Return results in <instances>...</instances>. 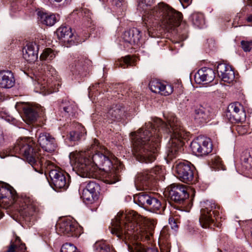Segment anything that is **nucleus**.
Returning a JSON list of instances; mask_svg holds the SVG:
<instances>
[{
  "instance_id": "f257e3e1",
  "label": "nucleus",
  "mask_w": 252,
  "mask_h": 252,
  "mask_svg": "<svg viewBox=\"0 0 252 252\" xmlns=\"http://www.w3.org/2000/svg\"><path fill=\"white\" fill-rule=\"evenodd\" d=\"M167 121L166 124L156 118L153 124L146 123L143 127L131 133L133 155L139 161L150 163L156 159L160 149L161 131L171 133L167 145L168 158H174L181 152L182 141L188 138L189 134L176 117L171 116Z\"/></svg>"
},
{
  "instance_id": "f03ea898",
  "label": "nucleus",
  "mask_w": 252,
  "mask_h": 252,
  "mask_svg": "<svg viewBox=\"0 0 252 252\" xmlns=\"http://www.w3.org/2000/svg\"><path fill=\"white\" fill-rule=\"evenodd\" d=\"M156 223L133 211L120 212L112 220L111 232L121 239L133 236L142 241H149L153 237Z\"/></svg>"
},
{
  "instance_id": "7ed1b4c3",
  "label": "nucleus",
  "mask_w": 252,
  "mask_h": 252,
  "mask_svg": "<svg viewBox=\"0 0 252 252\" xmlns=\"http://www.w3.org/2000/svg\"><path fill=\"white\" fill-rule=\"evenodd\" d=\"M154 0H138V7L149 14L148 18H159L160 27L167 32H171L178 27L182 20V14L163 3H159L153 9L148 11Z\"/></svg>"
},
{
  "instance_id": "20e7f679",
  "label": "nucleus",
  "mask_w": 252,
  "mask_h": 252,
  "mask_svg": "<svg viewBox=\"0 0 252 252\" xmlns=\"http://www.w3.org/2000/svg\"><path fill=\"white\" fill-rule=\"evenodd\" d=\"M0 203L10 206L16 201L19 205V212L23 217L34 215L39 211V205L37 202L27 196L17 197L15 189L8 184L0 182Z\"/></svg>"
},
{
  "instance_id": "39448f33",
  "label": "nucleus",
  "mask_w": 252,
  "mask_h": 252,
  "mask_svg": "<svg viewBox=\"0 0 252 252\" xmlns=\"http://www.w3.org/2000/svg\"><path fill=\"white\" fill-rule=\"evenodd\" d=\"M39 148L30 137L18 139L13 149V153L23 156L33 169L39 172L41 167L47 168L52 163L41 157Z\"/></svg>"
},
{
  "instance_id": "423d86ee",
  "label": "nucleus",
  "mask_w": 252,
  "mask_h": 252,
  "mask_svg": "<svg viewBox=\"0 0 252 252\" xmlns=\"http://www.w3.org/2000/svg\"><path fill=\"white\" fill-rule=\"evenodd\" d=\"M91 149L84 151H75L70 154V161L83 177L94 178L95 168L91 160Z\"/></svg>"
},
{
  "instance_id": "0eeeda50",
  "label": "nucleus",
  "mask_w": 252,
  "mask_h": 252,
  "mask_svg": "<svg viewBox=\"0 0 252 252\" xmlns=\"http://www.w3.org/2000/svg\"><path fill=\"white\" fill-rule=\"evenodd\" d=\"M98 141L97 140H94V143L92 145L91 152L92 154L91 155V160L92 162V166H94L95 168V172L97 168L105 171H109L112 168L113 164L110 159L109 152L106 151L104 154L103 150L102 149L101 152H98L94 154V152L97 151L98 147Z\"/></svg>"
},
{
  "instance_id": "6e6552de",
  "label": "nucleus",
  "mask_w": 252,
  "mask_h": 252,
  "mask_svg": "<svg viewBox=\"0 0 252 252\" xmlns=\"http://www.w3.org/2000/svg\"><path fill=\"white\" fill-rule=\"evenodd\" d=\"M220 207L212 201H206L202 204L199 222L203 228L214 226V220L220 214Z\"/></svg>"
},
{
  "instance_id": "1a4fd4ad",
  "label": "nucleus",
  "mask_w": 252,
  "mask_h": 252,
  "mask_svg": "<svg viewBox=\"0 0 252 252\" xmlns=\"http://www.w3.org/2000/svg\"><path fill=\"white\" fill-rule=\"evenodd\" d=\"M177 177L182 182L189 184L193 179V167L190 162L184 161L177 162L175 166Z\"/></svg>"
},
{
  "instance_id": "9d476101",
  "label": "nucleus",
  "mask_w": 252,
  "mask_h": 252,
  "mask_svg": "<svg viewBox=\"0 0 252 252\" xmlns=\"http://www.w3.org/2000/svg\"><path fill=\"white\" fill-rule=\"evenodd\" d=\"M192 152L196 156H203L210 153L212 150V144L208 138H198L190 144Z\"/></svg>"
},
{
  "instance_id": "9b49d317",
  "label": "nucleus",
  "mask_w": 252,
  "mask_h": 252,
  "mask_svg": "<svg viewBox=\"0 0 252 252\" xmlns=\"http://www.w3.org/2000/svg\"><path fill=\"white\" fill-rule=\"evenodd\" d=\"M226 115L231 123H242L246 119L244 107L238 102L232 103L228 105Z\"/></svg>"
},
{
  "instance_id": "f8f14e48",
  "label": "nucleus",
  "mask_w": 252,
  "mask_h": 252,
  "mask_svg": "<svg viewBox=\"0 0 252 252\" xmlns=\"http://www.w3.org/2000/svg\"><path fill=\"white\" fill-rule=\"evenodd\" d=\"M171 200L181 204L189 197L186 186L180 184H172L167 188Z\"/></svg>"
},
{
  "instance_id": "ddd939ff",
  "label": "nucleus",
  "mask_w": 252,
  "mask_h": 252,
  "mask_svg": "<svg viewBox=\"0 0 252 252\" xmlns=\"http://www.w3.org/2000/svg\"><path fill=\"white\" fill-rule=\"evenodd\" d=\"M49 176L52 183L56 189H66L69 185V180L66 179V176L68 174L60 169H51Z\"/></svg>"
},
{
  "instance_id": "4468645a",
  "label": "nucleus",
  "mask_w": 252,
  "mask_h": 252,
  "mask_svg": "<svg viewBox=\"0 0 252 252\" xmlns=\"http://www.w3.org/2000/svg\"><path fill=\"white\" fill-rule=\"evenodd\" d=\"M161 168L159 166H156L152 169L150 171L148 170L139 173L137 174L135 180V184L137 188L140 189H144L149 185L150 181L154 177V174H159Z\"/></svg>"
},
{
  "instance_id": "2eb2a0df",
  "label": "nucleus",
  "mask_w": 252,
  "mask_h": 252,
  "mask_svg": "<svg viewBox=\"0 0 252 252\" xmlns=\"http://www.w3.org/2000/svg\"><path fill=\"white\" fill-rule=\"evenodd\" d=\"M38 142L45 151L49 153L55 151L57 147L55 139L47 132H42L39 134Z\"/></svg>"
},
{
  "instance_id": "dca6fc26",
  "label": "nucleus",
  "mask_w": 252,
  "mask_h": 252,
  "mask_svg": "<svg viewBox=\"0 0 252 252\" xmlns=\"http://www.w3.org/2000/svg\"><path fill=\"white\" fill-rule=\"evenodd\" d=\"M149 88L152 92L167 96L173 92V87L169 84L162 83L157 80H153L149 83Z\"/></svg>"
},
{
  "instance_id": "f3484780",
  "label": "nucleus",
  "mask_w": 252,
  "mask_h": 252,
  "mask_svg": "<svg viewBox=\"0 0 252 252\" xmlns=\"http://www.w3.org/2000/svg\"><path fill=\"white\" fill-rule=\"evenodd\" d=\"M77 225L72 220L64 219L56 224V230L59 234L67 235L68 236H73Z\"/></svg>"
},
{
  "instance_id": "a211bd4d",
  "label": "nucleus",
  "mask_w": 252,
  "mask_h": 252,
  "mask_svg": "<svg viewBox=\"0 0 252 252\" xmlns=\"http://www.w3.org/2000/svg\"><path fill=\"white\" fill-rule=\"evenodd\" d=\"M217 71L219 76L223 81L230 83L234 80V72L230 65L224 63H219L217 66Z\"/></svg>"
},
{
  "instance_id": "6ab92c4d",
  "label": "nucleus",
  "mask_w": 252,
  "mask_h": 252,
  "mask_svg": "<svg viewBox=\"0 0 252 252\" xmlns=\"http://www.w3.org/2000/svg\"><path fill=\"white\" fill-rule=\"evenodd\" d=\"M126 116V110L121 104H114L106 113V117L110 123L118 121Z\"/></svg>"
},
{
  "instance_id": "aec40b11",
  "label": "nucleus",
  "mask_w": 252,
  "mask_h": 252,
  "mask_svg": "<svg viewBox=\"0 0 252 252\" xmlns=\"http://www.w3.org/2000/svg\"><path fill=\"white\" fill-rule=\"evenodd\" d=\"M38 45L35 42L28 43L23 49L24 58L30 63L34 62L38 58Z\"/></svg>"
},
{
  "instance_id": "412c9836",
  "label": "nucleus",
  "mask_w": 252,
  "mask_h": 252,
  "mask_svg": "<svg viewBox=\"0 0 252 252\" xmlns=\"http://www.w3.org/2000/svg\"><path fill=\"white\" fill-rule=\"evenodd\" d=\"M215 77L214 71L210 68L202 67L199 69L195 75V79L198 83L205 82L208 83L212 82Z\"/></svg>"
},
{
  "instance_id": "4be33fe9",
  "label": "nucleus",
  "mask_w": 252,
  "mask_h": 252,
  "mask_svg": "<svg viewBox=\"0 0 252 252\" xmlns=\"http://www.w3.org/2000/svg\"><path fill=\"white\" fill-rule=\"evenodd\" d=\"M15 80L13 73L8 70H0V88L10 89L13 87Z\"/></svg>"
},
{
  "instance_id": "5701e85b",
  "label": "nucleus",
  "mask_w": 252,
  "mask_h": 252,
  "mask_svg": "<svg viewBox=\"0 0 252 252\" xmlns=\"http://www.w3.org/2000/svg\"><path fill=\"white\" fill-rule=\"evenodd\" d=\"M141 37L140 31L136 28H132L124 32L123 39L130 45H135L139 43Z\"/></svg>"
},
{
  "instance_id": "b1692460",
  "label": "nucleus",
  "mask_w": 252,
  "mask_h": 252,
  "mask_svg": "<svg viewBox=\"0 0 252 252\" xmlns=\"http://www.w3.org/2000/svg\"><path fill=\"white\" fill-rule=\"evenodd\" d=\"M54 77H53V79L52 78H50L49 77L47 79L46 78H43L42 80L38 79L37 83L38 85H40L41 90L46 92V94H50L58 91V88L56 87L57 83L54 82Z\"/></svg>"
},
{
  "instance_id": "393cba45",
  "label": "nucleus",
  "mask_w": 252,
  "mask_h": 252,
  "mask_svg": "<svg viewBox=\"0 0 252 252\" xmlns=\"http://www.w3.org/2000/svg\"><path fill=\"white\" fill-rule=\"evenodd\" d=\"M25 116V121L27 123L34 122L38 117L39 109L32 106H25L23 108Z\"/></svg>"
},
{
  "instance_id": "a878e982",
  "label": "nucleus",
  "mask_w": 252,
  "mask_h": 252,
  "mask_svg": "<svg viewBox=\"0 0 252 252\" xmlns=\"http://www.w3.org/2000/svg\"><path fill=\"white\" fill-rule=\"evenodd\" d=\"M210 114L209 108L200 105L195 109L194 119L199 123H203L209 120Z\"/></svg>"
},
{
  "instance_id": "bb28decb",
  "label": "nucleus",
  "mask_w": 252,
  "mask_h": 252,
  "mask_svg": "<svg viewBox=\"0 0 252 252\" xmlns=\"http://www.w3.org/2000/svg\"><path fill=\"white\" fill-rule=\"evenodd\" d=\"M58 37L64 42L69 43L71 41V38L73 36L71 29L70 27L62 26L56 31Z\"/></svg>"
},
{
  "instance_id": "cd10ccee",
  "label": "nucleus",
  "mask_w": 252,
  "mask_h": 252,
  "mask_svg": "<svg viewBox=\"0 0 252 252\" xmlns=\"http://www.w3.org/2000/svg\"><path fill=\"white\" fill-rule=\"evenodd\" d=\"M25 244L22 243L21 239L17 237L14 241H11L5 252H26Z\"/></svg>"
},
{
  "instance_id": "c85d7f7f",
  "label": "nucleus",
  "mask_w": 252,
  "mask_h": 252,
  "mask_svg": "<svg viewBox=\"0 0 252 252\" xmlns=\"http://www.w3.org/2000/svg\"><path fill=\"white\" fill-rule=\"evenodd\" d=\"M39 20L40 22L47 26H52L57 22L55 14H49L46 13L39 11L38 12Z\"/></svg>"
},
{
  "instance_id": "c756f323",
  "label": "nucleus",
  "mask_w": 252,
  "mask_h": 252,
  "mask_svg": "<svg viewBox=\"0 0 252 252\" xmlns=\"http://www.w3.org/2000/svg\"><path fill=\"white\" fill-rule=\"evenodd\" d=\"M153 196L154 194L151 192L139 193L137 195L138 205L143 208H148Z\"/></svg>"
},
{
  "instance_id": "7c9ffc66",
  "label": "nucleus",
  "mask_w": 252,
  "mask_h": 252,
  "mask_svg": "<svg viewBox=\"0 0 252 252\" xmlns=\"http://www.w3.org/2000/svg\"><path fill=\"white\" fill-rule=\"evenodd\" d=\"M148 208L153 212H157L158 211L160 213L161 211L164 210V206L162 205L160 201L154 195Z\"/></svg>"
},
{
  "instance_id": "2f4dec72",
  "label": "nucleus",
  "mask_w": 252,
  "mask_h": 252,
  "mask_svg": "<svg viewBox=\"0 0 252 252\" xmlns=\"http://www.w3.org/2000/svg\"><path fill=\"white\" fill-rule=\"evenodd\" d=\"M241 160L243 165L248 169H252V150H247L243 153Z\"/></svg>"
},
{
  "instance_id": "473e14b6",
  "label": "nucleus",
  "mask_w": 252,
  "mask_h": 252,
  "mask_svg": "<svg viewBox=\"0 0 252 252\" xmlns=\"http://www.w3.org/2000/svg\"><path fill=\"white\" fill-rule=\"evenodd\" d=\"M84 127L81 126H78L77 130L72 131L69 133V139L72 141H77L79 140L86 133Z\"/></svg>"
},
{
  "instance_id": "72a5a7b5",
  "label": "nucleus",
  "mask_w": 252,
  "mask_h": 252,
  "mask_svg": "<svg viewBox=\"0 0 252 252\" xmlns=\"http://www.w3.org/2000/svg\"><path fill=\"white\" fill-rule=\"evenodd\" d=\"M81 198L83 200L84 202L88 204H93L98 199V197L84 189L82 190Z\"/></svg>"
},
{
  "instance_id": "f704fd0d",
  "label": "nucleus",
  "mask_w": 252,
  "mask_h": 252,
  "mask_svg": "<svg viewBox=\"0 0 252 252\" xmlns=\"http://www.w3.org/2000/svg\"><path fill=\"white\" fill-rule=\"evenodd\" d=\"M99 189V186L98 184L94 181H90L88 182L86 188L84 189L98 197Z\"/></svg>"
},
{
  "instance_id": "c9c22d12",
  "label": "nucleus",
  "mask_w": 252,
  "mask_h": 252,
  "mask_svg": "<svg viewBox=\"0 0 252 252\" xmlns=\"http://www.w3.org/2000/svg\"><path fill=\"white\" fill-rule=\"evenodd\" d=\"M95 247L96 252H116L112 247L103 243H96Z\"/></svg>"
},
{
  "instance_id": "e433bc0d",
  "label": "nucleus",
  "mask_w": 252,
  "mask_h": 252,
  "mask_svg": "<svg viewBox=\"0 0 252 252\" xmlns=\"http://www.w3.org/2000/svg\"><path fill=\"white\" fill-rule=\"evenodd\" d=\"M191 19L193 25L198 27H201L204 24L203 16L201 14L197 13L192 14Z\"/></svg>"
},
{
  "instance_id": "4c0bfd02",
  "label": "nucleus",
  "mask_w": 252,
  "mask_h": 252,
  "mask_svg": "<svg viewBox=\"0 0 252 252\" xmlns=\"http://www.w3.org/2000/svg\"><path fill=\"white\" fill-rule=\"evenodd\" d=\"M210 165L212 168L215 169H222V164L221 158L218 156H214L212 158L210 161Z\"/></svg>"
},
{
  "instance_id": "58836bf2",
  "label": "nucleus",
  "mask_w": 252,
  "mask_h": 252,
  "mask_svg": "<svg viewBox=\"0 0 252 252\" xmlns=\"http://www.w3.org/2000/svg\"><path fill=\"white\" fill-rule=\"evenodd\" d=\"M133 59L130 56L128 55L121 59L120 66L123 68H126L128 66L133 65Z\"/></svg>"
},
{
  "instance_id": "ea45409f",
  "label": "nucleus",
  "mask_w": 252,
  "mask_h": 252,
  "mask_svg": "<svg viewBox=\"0 0 252 252\" xmlns=\"http://www.w3.org/2000/svg\"><path fill=\"white\" fill-rule=\"evenodd\" d=\"M55 57V54L50 48L46 49L40 56L42 60L51 61Z\"/></svg>"
},
{
  "instance_id": "a19ab883",
  "label": "nucleus",
  "mask_w": 252,
  "mask_h": 252,
  "mask_svg": "<svg viewBox=\"0 0 252 252\" xmlns=\"http://www.w3.org/2000/svg\"><path fill=\"white\" fill-rule=\"evenodd\" d=\"M61 252H78L75 246L70 243H66L63 245Z\"/></svg>"
},
{
  "instance_id": "79ce46f5",
  "label": "nucleus",
  "mask_w": 252,
  "mask_h": 252,
  "mask_svg": "<svg viewBox=\"0 0 252 252\" xmlns=\"http://www.w3.org/2000/svg\"><path fill=\"white\" fill-rule=\"evenodd\" d=\"M64 111L69 115L73 114L75 110V106L73 103H68L66 106L63 107Z\"/></svg>"
},
{
  "instance_id": "37998d69",
  "label": "nucleus",
  "mask_w": 252,
  "mask_h": 252,
  "mask_svg": "<svg viewBox=\"0 0 252 252\" xmlns=\"http://www.w3.org/2000/svg\"><path fill=\"white\" fill-rule=\"evenodd\" d=\"M241 44L242 48L245 52H249L252 49V41L243 40Z\"/></svg>"
},
{
  "instance_id": "c03bdc74",
  "label": "nucleus",
  "mask_w": 252,
  "mask_h": 252,
  "mask_svg": "<svg viewBox=\"0 0 252 252\" xmlns=\"http://www.w3.org/2000/svg\"><path fill=\"white\" fill-rule=\"evenodd\" d=\"M136 252H158V250L154 248H148L140 245L136 248Z\"/></svg>"
},
{
  "instance_id": "a18cd8bd",
  "label": "nucleus",
  "mask_w": 252,
  "mask_h": 252,
  "mask_svg": "<svg viewBox=\"0 0 252 252\" xmlns=\"http://www.w3.org/2000/svg\"><path fill=\"white\" fill-rule=\"evenodd\" d=\"M248 126L247 125L238 126L237 130L240 134H244L247 132Z\"/></svg>"
},
{
  "instance_id": "49530a36",
  "label": "nucleus",
  "mask_w": 252,
  "mask_h": 252,
  "mask_svg": "<svg viewBox=\"0 0 252 252\" xmlns=\"http://www.w3.org/2000/svg\"><path fill=\"white\" fill-rule=\"evenodd\" d=\"M168 221H169V223L171 227V228L172 229L176 230L178 228V225L176 224V222H175L174 218H169Z\"/></svg>"
},
{
  "instance_id": "de8ad7c7",
  "label": "nucleus",
  "mask_w": 252,
  "mask_h": 252,
  "mask_svg": "<svg viewBox=\"0 0 252 252\" xmlns=\"http://www.w3.org/2000/svg\"><path fill=\"white\" fill-rule=\"evenodd\" d=\"M113 5L118 7H120L123 5L124 0H110Z\"/></svg>"
},
{
  "instance_id": "09e8293b",
  "label": "nucleus",
  "mask_w": 252,
  "mask_h": 252,
  "mask_svg": "<svg viewBox=\"0 0 252 252\" xmlns=\"http://www.w3.org/2000/svg\"><path fill=\"white\" fill-rule=\"evenodd\" d=\"M10 155L12 156V153L10 154L9 151H6L5 152L4 151L3 152H0V157L1 158H4L5 157H6L7 156H10Z\"/></svg>"
},
{
  "instance_id": "8fccbe9b",
  "label": "nucleus",
  "mask_w": 252,
  "mask_h": 252,
  "mask_svg": "<svg viewBox=\"0 0 252 252\" xmlns=\"http://www.w3.org/2000/svg\"><path fill=\"white\" fill-rule=\"evenodd\" d=\"M4 143V138L2 132L0 130V146L2 145Z\"/></svg>"
},
{
  "instance_id": "3c124183",
  "label": "nucleus",
  "mask_w": 252,
  "mask_h": 252,
  "mask_svg": "<svg viewBox=\"0 0 252 252\" xmlns=\"http://www.w3.org/2000/svg\"><path fill=\"white\" fill-rule=\"evenodd\" d=\"M160 250L161 251H163L164 250H166V252H170V248L169 247H167L165 248V246H160Z\"/></svg>"
},
{
  "instance_id": "603ef678",
  "label": "nucleus",
  "mask_w": 252,
  "mask_h": 252,
  "mask_svg": "<svg viewBox=\"0 0 252 252\" xmlns=\"http://www.w3.org/2000/svg\"><path fill=\"white\" fill-rule=\"evenodd\" d=\"M75 67L76 68V69L79 70V71H80V69H81V67H85V65L84 64L81 65L79 63H78L77 65H75Z\"/></svg>"
},
{
  "instance_id": "864d4df0",
  "label": "nucleus",
  "mask_w": 252,
  "mask_h": 252,
  "mask_svg": "<svg viewBox=\"0 0 252 252\" xmlns=\"http://www.w3.org/2000/svg\"><path fill=\"white\" fill-rule=\"evenodd\" d=\"M247 21L249 22H252V13L250 14L247 18Z\"/></svg>"
},
{
  "instance_id": "5fc2aeb1",
  "label": "nucleus",
  "mask_w": 252,
  "mask_h": 252,
  "mask_svg": "<svg viewBox=\"0 0 252 252\" xmlns=\"http://www.w3.org/2000/svg\"><path fill=\"white\" fill-rule=\"evenodd\" d=\"M248 4L252 6V0H248Z\"/></svg>"
},
{
  "instance_id": "6e6d98bb",
  "label": "nucleus",
  "mask_w": 252,
  "mask_h": 252,
  "mask_svg": "<svg viewBox=\"0 0 252 252\" xmlns=\"http://www.w3.org/2000/svg\"><path fill=\"white\" fill-rule=\"evenodd\" d=\"M106 181L107 183L109 184H113V183H115V181H109L107 180H106Z\"/></svg>"
},
{
  "instance_id": "4d7b16f0",
  "label": "nucleus",
  "mask_w": 252,
  "mask_h": 252,
  "mask_svg": "<svg viewBox=\"0 0 252 252\" xmlns=\"http://www.w3.org/2000/svg\"><path fill=\"white\" fill-rule=\"evenodd\" d=\"M55 1L57 2H61L63 0H54Z\"/></svg>"
},
{
  "instance_id": "13d9d810",
  "label": "nucleus",
  "mask_w": 252,
  "mask_h": 252,
  "mask_svg": "<svg viewBox=\"0 0 252 252\" xmlns=\"http://www.w3.org/2000/svg\"><path fill=\"white\" fill-rule=\"evenodd\" d=\"M2 216H3V214H0V219L1 218H2Z\"/></svg>"
},
{
  "instance_id": "bf43d9fd",
  "label": "nucleus",
  "mask_w": 252,
  "mask_h": 252,
  "mask_svg": "<svg viewBox=\"0 0 252 252\" xmlns=\"http://www.w3.org/2000/svg\"><path fill=\"white\" fill-rule=\"evenodd\" d=\"M148 33H149V35H150V31H149V30H148Z\"/></svg>"
},
{
  "instance_id": "052dcab7",
  "label": "nucleus",
  "mask_w": 252,
  "mask_h": 252,
  "mask_svg": "<svg viewBox=\"0 0 252 252\" xmlns=\"http://www.w3.org/2000/svg\"><path fill=\"white\" fill-rule=\"evenodd\" d=\"M185 0V1H186V2H188L189 1V0Z\"/></svg>"
}]
</instances>
